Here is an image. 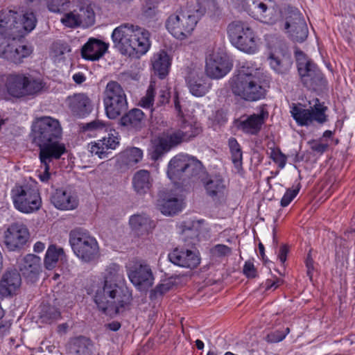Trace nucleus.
Listing matches in <instances>:
<instances>
[{
  "mask_svg": "<svg viewBox=\"0 0 355 355\" xmlns=\"http://www.w3.org/2000/svg\"><path fill=\"white\" fill-rule=\"evenodd\" d=\"M61 135L60 122L52 117H40L33 125V139L40 147L41 165L37 171L38 178L43 182H48L50 179L53 160L60 159L66 151L64 145L58 141Z\"/></svg>",
  "mask_w": 355,
  "mask_h": 355,
  "instance_id": "obj_1",
  "label": "nucleus"
},
{
  "mask_svg": "<svg viewBox=\"0 0 355 355\" xmlns=\"http://www.w3.org/2000/svg\"><path fill=\"white\" fill-rule=\"evenodd\" d=\"M104 285L94 295L98 307L107 314L119 313L130 302L126 288L119 286L123 279L121 267L115 263H110L103 272Z\"/></svg>",
  "mask_w": 355,
  "mask_h": 355,
  "instance_id": "obj_2",
  "label": "nucleus"
},
{
  "mask_svg": "<svg viewBox=\"0 0 355 355\" xmlns=\"http://www.w3.org/2000/svg\"><path fill=\"white\" fill-rule=\"evenodd\" d=\"M37 23L35 14L26 12L19 15L13 10L0 12V57L5 58L11 40L14 42L32 31Z\"/></svg>",
  "mask_w": 355,
  "mask_h": 355,
  "instance_id": "obj_3",
  "label": "nucleus"
},
{
  "mask_svg": "<svg viewBox=\"0 0 355 355\" xmlns=\"http://www.w3.org/2000/svg\"><path fill=\"white\" fill-rule=\"evenodd\" d=\"M150 33L131 24H123L114 29L112 39L114 46L123 54L139 58L149 49Z\"/></svg>",
  "mask_w": 355,
  "mask_h": 355,
  "instance_id": "obj_4",
  "label": "nucleus"
},
{
  "mask_svg": "<svg viewBox=\"0 0 355 355\" xmlns=\"http://www.w3.org/2000/svg\"><path fill=\"white\" fill-rule=\"evenodd\" d=\"M216 7L215 0H197L193 9H184L168 17L166 27L175 38L183 40L192 34L198 20L207 10H214Z\"/></svg>",
  "mask_w": 355,
  "mask_h": 355,
  "instance_id": "obj_5",
  "label": "nucleus"
},
{
  "mask_svg": "<svg viewBox=\"0 0 355 355\" xmlns=\"http://www.w3.org/2000/svg\"><path fill=\"white\" fill-rule=\"evenodd\" d=\"M266 85L263 73L257 68H250L246 62L233 79L232 89L235 95L246 101H254L265 96Z\"/></svg>",
  "mask_w": 355,
  "mask_h": 355,
  "instance_id": "obj_6",
  "label": "nucleus"
},
{
  "mask_svg": "<svg viewBox=\"0 0 355 355\" xmlns=\"http://www.w3.org/2000/svg\"><path fill=\"white\" fill-rule=\"evenodd\" d=\"M7 93L13 98L37 95L47 89L43 78L29 73H12L5 80Z\"/></svg>",
  "mask_w": 355,
  "mask_h": 355,
  "instance_id": "obj_7",
  "label": "nucleus"
},
{
  "mask_svg": "<svg viewBox=\"0 0 355 355\" xmlns=\"http://www.w3.org/2000/svg\"><path fill=\"white\" fill-rule=\"evenodd\" d=\"M205 169L202 162L187 154H178L168 163L167 175L173 182L187 180L196 181L202 177Z\"/></svg>",
  "mask_w": 355,
  "mask_h": 355,
  "instance_id": "obj_8",
  "label": "nucleus"
},
{
  "mask_svg": "<svg viewBox=\"0 0 355 355\" xmlns=\"http://www.w3.org/2000/svg\"><path fill=\"white\" fill-rule=\"evenodd\" d=\"M69 243L76 257L87 263L96 261L99 256V246L96 238L83 229H75L69 233Z\"/></svg>",
  "mask_w": 355,
  "mask_h": 355,
  "instance_id": "obj_9",
  "label": "nucleus"
},
{
  "mask_svg": "<svg viewBox=\"0 0 355 355\" xmlns=\"http://www.w3.org/2000/svg\"><path fill=\"white\" fill-rule=\"evenodd\" d=\"M103 95V103L108 118L116 119L127 110L126 95L119 83L110 81L106 85Z\"/></svg>",
  "mask_w": 355,
  "mask_h": 355,
  "instance_id": "obj_10",
  "label": "nucleus"
},
{
  "mask_svg": "<svg viewBox=\"0 0 355 355\" xmlns=\"http://www.w3.org/2000/svg\"><path fill=\"white\" fill-rule=\"evenodd\" d=\"M12 198L15 207L24 213L38 210L42 204L38 189L33 184L16 186L12 190Z\"/></svg>",
  "mask_w": 355,
  "mask_h": 355,
  "instance_id": "obj_11",
  "label": "nucleus"
},
{
  "mask_svg": "<svg viewBox=\"0 0 355 355\" xmlns=\"http://www.w3.org/2000/svg\"><path fill=\"white\" fill-rule=\"evenodd\" d=\"M227 33L232 44L239 50L248 53L257 50L254 33L247 24L233 21L227 27Z\"/></svg>",
  "mask_w": 355,
  "mask_h": 355,
  "instance_id": "obj_12",
  "label": "nucleus"
},
{
  "mask_svg": "<svg viewBox=\"0 0 355 355\" xmlns=\"http://www.w3.org/2000/svg\"><path fill=\"white\" fill-rule=\"evenodd\" d=\"M328 107L316 98L315 103L309 109L304 108L301 105H293L291 114L296 123L301 126H309L314 122L322 125L328 121L326 114Z\"/></svg>",
  "mask_w": 355,
  "mask_h": 355,
  "instance_id": "obj_13",
  "label": "nucleus"
},
{
  "mask_svg": "<svg viewBox=\"0 0 355 355\" xmlns=\"http://www.w3.org/2000/svg\"><path fill=\"white\" fill-rule=\"evenodd\" d=\"M295 57L299 74L306 87L316 90L324 85L323 74L302 51H296Z\"/></svg>",
  "mask_w": 355,
  "mask_h": 355,
  "instance_id": "obj_14",
  "label": "nucleus"
},
{
  "mask_svg": "<svg viewBox=\"0 0 355 355\" xmlns=\"http://www.w3.org/2000/svg\"><path fill=\"white\" fill-rule=\"evenodd\" d=\"M183 142L185 141L183 140L179 129H172L167 132H164L153 141L151 158L154 160H157L171 149Z\"/></svg>",
  "mask_w": 355,
  "mask_h": 355,
  "instance_id": "obj_15",
  "label": "nucleus"
},
{
  "mask_svg": "<svg viewBox=\"0 0 355 355\" xmlns=\"http://www.w3.org/2000/svg\"><path fill=\"white\" fill-rule=\"evenodd\" d=\"M29 238L28 228L21 223L10 225L3 234V243L10 251L21 249Z\"/></svg>",
  "mask_w": 355,
  "mask_h": 355,
  "instance_id": "obj_16",
  "label": "nucleus"
},
{
  "mask_svg": "<svg viewBox=\"0 0 355 355\" xmlns=\"http://www.w3.org/2000/svg\"><path fill=\"white\" fill-rule=\"evenodd\" d=\"M285 29L292 40L297 42H304L308 36V28L302 14L292 9L286 18Z\"/></svg>",
  "mask_w": 355,
  "mask_h": 355,
  "instance_id": "obj_17",
  "label": "nucleus"
},
{
  "mask_svg": "<svg viewBox=\"0 0 355 355\" xmlns=\"http://www.w3.org/2000/svg\"><path fill=\"white\" fill-rule=\"evenodd\" d=\"M17 266L20 277L21 276L28 283H35L42 272V263L40 257L28 254L19 259Z\"/></svg>",
  "mask_w": 355,
  "mask_h": 355,
  "instance_id": "obj_18",
  "label": "nucleus"
},
{
  "mask_svg": "<svg viewBox=\"0 0 355 355\" xmlns=\"http://www.w3.org/2000/svg\"><path fill=\"white\" fill-rule=\"evenodd\" d=\"M130 282L139 289L146 290L150 288L154 281L150 267L147 264H136L128 272Z\"/></svg>",
  "mask_w": 355,
  "mask_h": 355,
  "instance_id": "obj_19",
  "label": "nucleus"
},
{
  "mask_svg": "<svg viewBox=\"0 0 355 355\" xmlns=\"http://www.w3.org/2000/svg\"><path fill=\"white\" fill-rule=\"evenodd\" d=\"M168 257L169 261L173 264L190 269L196 268L200 261L196 251L184 248H175Z\"/></svg>",
  "mask_w": 355,
  "mask_h": 355,
  "instance_id": "obj_20",
  "label": "nucleus"
},
{
  "mask_svg": "<svg viewBox=\"0 0 355 355\" xmlns=\"http://www.w3.org/2000/svg\"><path fill=\"white\" fill-rule=\"evenodd\" d=\"M119 144L118 137L112 132H109L107 137L90 143L88 145V149L92 155H96L100 159H105L109 157L112 150L116 149Z\"/></svg>",
  "mask_w": 355,
  "mask_h": 355,
  "instance_id": "obj_21",
  "label": "nucleus"
},
{
  "mask_svg": "<svg viewBox=\"0 0 355 355\" xmlns=\"http://www.w3.org/2000/svg\"><path fill=\"white\" fill-rule=\"evenodd\" d=\"M231 69V64L226 56L218 53L209 55L206 60L205 71L207 75L215 79L225 76Z\"/></svg>",
  "mask_w": 355,
  "mask_h": 355,
  "instance_id": "obj_22",
  "label": "nucleus"
},
{
  "mask_svg": "<svg viewBox=\"0 0 355 355\" xmlns=\"http://www.w3.org/2000/svg\"><path fill=\"white\" fill-rule=\"evenodd\" d=\"M51 203L60 210H72L78 205L76 195L70 190L56 189L51 197Z\"/></svg>",
  "mask_w": 355,
  "mask_h": 355,
  "instance_id": "obj_23",
  "label": "nucleus"
},
{
  "mask_svg": "<svg viewBox=\"0 0 355 355\" xmlns=\"http://www.w3.org/2000/svg\"><path fill=\"white\" fill-rule=\"evenodd\" d=\"M66 103L73 114L84 116L92 110L91 101L89 97L83 93L74 94L66 99Z\"/></svg>",
  "mask_w": 355,
  "mask_h": 355,
  "instance_id": "obj_24",
  "label": "nucleus"
},
{
  "mask_svg": "<svg viewBox=\"0 0 355 355\" xmlns=\"http://www.w3.org/2000/svg\"><path fill=\"white\" fill-rule=\"evenodd\" d=\"M187 87L191 94L200 97L205 95L211 87V83L202 76H200L197 69L190 71L186 77Z\"/></svg>",
  "mask_w": 355,
  "mask_h": 355,
  "instance_id": "obj_25",
  "label": "nucleus"
},
{
  "mask_svg": "<svg viewBox=\"0 0 355 355\" xmlns=\"http://www.w3.org/2000/svg\"><path fill=\"white\" fill-rule=\"evenodd\" d=\"M206 193L214 201L223 199L227 193V187L225 180L220 176H214L202 180Z\"/></svg>",
  "mask_w": 355,
  "mask_h": 355,
  "instance_id": "obj_26",
  "label": "nucleus"
},
{
  "mask_svg": "<svg viewBox=\"0 0 355 355\" xmlns=\"http://www.w3.org/2000/svg\"><path fill=\"white\" fill-rule=\"evenodd\" d=\"M20 275L15 271L5 273L0 281V299H3L15 293L21 285Z\"/></svg>",
  "mask_w": 355,
  "mask_h": 355,
  "instance_id": "obj_27",
  "label": "nucleus"
},
{
  "mask_svg": "<svg viewBox=\"0 0 355 355\" xmlns=\"http://www.w3.org/2000/svg\"><path fill=\"white\" fill-rule=\"evenodd\" d=\"M108 44L100 40L90 38L81 49L82 57L89 60H97L106 52Z\"/></svg>",
  "mask_w": 355,
  "mask_h": 355,
  "instance_id": "obj_28",
  "label": "nucleus"
},
{
  "mask_svg": "<svg viewBox=\"0 0 355 355\" xmlns=\"http://www.w3.org/2000/svg\"><path fill=\"white\" fill-rule=\"evenodd\" d=\"M268 116V112L262 110L259 114H252L246 119L241 121L238 127L245 133L256 135L261 130V125Z\"/></svg>",
  "mask_w": 355,
  "mask_h": 355,
  "instance_id": "obj_29",
  "label": "nucleus"
},
{
  "mask_svg": "<svg viewBox=\"0 0 355 355\" xmlns=\"http://www.w3.org/2000/svg\"><path fill=\"white\" fill-rule=\"evenodd\" d=\"M270 67L277 73H287L292 66V59L287 53H271L268 58Z\"/></svg>",
  "mask_w": 355,
  "mask_h": 355,
  "instance_id": "obj_30",
  "label": "nucleus"
},
{
  "mask_svg": "<svg viewBox=\"0 0 355 355\" xmlns=\"http://www.w3.org/2000/svg\"><path fill=\"white\" fill-rule=\"evenodd\" d=\"M16 40L12 42V40H11L10 46L5 55V59L15 64H20L24 58L30 55L32 53V49L26 45L17 44Z\"/></svg>",
  "mask_w": 355,
  "mask_h": 355,
  "instance_id": "obj_31",
  "label": "nucleus"
},
{
  "mask_svg": "<svg viewBox=\"0 0 355 355\" xmlns=\"http://www.w3.org/2000/svg\"><path fill=\"white\" fill-rule=\"evenodd\" d=\"M151 62L155 74L162 79L165 78L171 65L170 58L166 52L161 51L154 54Z\"/></svg>",
  "mask_w": 355,
  "mask_h": 355,
  "instance_id": "obj_32",
  "label": "nucleus"
},
{
  "mask_svg": "<svg viewBox=\"0 0 355 355\" xmlns=\"http://www.w3.org/2000/svg\"><path fill=\"white\" fill-rule=\"evenodd\" d=\"M153 180L150 173L146 170H139L135 173L132 178L134 190L138 194H144L150 191Z\"/></svg>",
  "mask_w": 355,
  "mask_h": 355,
  "instance_id": "obj_33",
  "label": "nucleus"
},
{
  "mask_svg": "<svg viewBox=\"0 0 355 355\" xmlns=\"http://www.w3.org/2000/svg\"><path fill=\"white\" fill-rule=\"evenodd\" d=\"M71 350L74 355H96V347L89 338L80 336L73 341Z\"/></svg>",
  "mask_w": 355,
  "mask_h": 355,
  "instance_id": "obj_34",
  "label": "nucleus"
},
{
  "mask_svg": "<svg viewBox=\"0 0 355 355\" xmlns=\"http://www.w3.org/2000/svg\"><path fill=\"white\" fill-rule=\"evenodd\" d=\"M251 15L256 19L267 24L273 23L272 17L270 16V9L263 1H253L250 6Z\"/></svg>",
  "mask_w": 355,
  "mask_h": 355,
  "instance_id": "obj_35",
  "label": "nucleus"
},
{
  "mask_svg": "<svg viewBox=\"0 0 355 355\" xmlns=\"http://www.w3.org/2000/svg\"><path fill=\"white\" fill-rule=\"evenodd\" d=\"M144 114L137 108L129 111L121 118V124L123 126H131L132 128L139 129L141 128L144 122Z\"/></svg>",
  "mask_w": 355,
  "mask_h": 355,
  "instance_id": "obj_36",
  "label": "nucleus"
},
{
  "mask_svg": "<svg viewBox=\"0 0 355 355\" xmlns=\"http://www.w3.org/2000/svg\"><path fill=\"white\" fill-rule=\"evenodd\" d=\"M75 10L78 14L82 26L89 27L94 24L95 13L91 4L83 3Z\"/></svg>",
  "mask_w": 355,
  "mask_h": 355,
  "instance_id": "obj_37",
  "label": "nucleus"
},
{
  "mask_svg": "<svg viewBox=\"0 0 355 355\" xmlns=\"http://www.w3.org/2000/svg\"><path fill=\"white\" fill-rule=\"evenodd\" d=\"M157 206L163 214L171 216L181 211L182 208V202L181 200L173 197L159 200Z\"/></svg>",
  "mask_w": 355,
  "mask_h": 355,
  "instance_id": "obj_38",
  "label": "nucleus"
},
{
  "mask_svg": "<svg viewBox=\"0 0 355 355\" xmlns=\"http://www.w3.org/2000/svg\"><path fill=\"white\" fill-rule=\"evenodd\" d=\"M129 223L132 230L137 232H148L154 227L150 218L146 214H135L130 218Z\"/></svg>",
  "mask_w": 355,
  "mask_h": 355,
  "instance_id": "obj_39",
  "label": "nucleus"
},
{
  "mask_svg": "<svg viewBox=\"0 0 355 355\" xmlns=\"http://www.w3.org/2000/svg\"><path fill=\"white\" fill-rule=\"evenodd\" d=\"M143 157L142 150L136 147L127 148L120 154L121 162L127 166H133L141 160Z\"/></svg>",
  "mask_w": 355,
  "mask_h": 355,
  "instance_id": "obj_40",
  "label": "nucleus"
},
{
  "mask_svg": "<svg viewBox=\"0 0 355 355\" xmlns=\"http://www.w3.org/2000/svg\"><path fill=\"white\" fill-rule=\"evenodd\" d=\"M64 254V250L61 248H57L53 245L49 247L45 258L44 266L46 269L51 270L56 266L59 259Z\"/></svg>",
  "mask_w": 355,
  "mask_h": 355,
  "instance_id": "obj_41",
  "label": "nucleus"
},
{
  "mask_svg": "<svg viewBox=\"0 0 355 355\" xmlns=\"http://www.w3.org/2000/svg\"><path fill=\"white\" fill-rule=\"evenodd\" d=\"M178 129L185 142L196 137L202 131L199 124L196 123H188L187 121H183Z\"/></svg>",
  "mask_w": 355,
  "mask_h": 355,
  "instance_id": "obj_42",
  "label": "nucleus"
},
{
  "mask_svg": "<svg viewBox=\"0 0 355 355\" xmlns=\"http://www.w3.org/2000/svg\"><path fill=\"white\" fill-rule=\"evenodd\" d=\"M228 146L230 150L232 160L237 170H240L242 166L243 153L241 146L236 139L231 137L228 140Z\"/></svg>",
  "mask_w": 355,
  "mask_h": 355,
  "instance_id": "obj_43",
  "label": "nucleus"
},
{
  "mask_svg": "<svg viewBox=\"0 0 355 355\" xmlns=\"http://www.w3.org/2000/svg\"><path fill=\"white\" fill-rule=\"evenodd\" d=\"M40 316L43 322L51 323L60 317V312L54 306L42 304L40 306Z\"/></svg>",
  "mask_w": 355,
  "mask_h": 355,
  "instance_id": "obj_44",
  "label": "nucleus"
},
{
  "mask_svg": "<svg viewBox=\"0 0 355 355\" xmlns=\"http://www.w3.org/2000/svg\"><path fill=\"white\" fill-rule=\"evenodd\" d=\"M80 128L83 132H87L89 135L97 134L103 131L107 130V125L100 120H94L89 123H82Z\"/></svg>",
  "mask_w": 355,
  "mask_h": 355,
  "instance_id": "obj_45",
  "label": "nucleus"
},
{
  "mask_svg": "<svg viewBox=\"0 0 355 355\" xmlns=\"http://www.w3.org/2000/svg\"><path fill=\"white\" fill-rule=\"evenodd\" d=\"M155 98V85L153 83H150V85L148 87L146 95L143 96L140 101L139 105L146 109H149L150 112H153V103Z\"/></svg>",
  "mask_w": 355,
  "mask_h": 355,
  "instance_id": "obj_46",
  "label": "nucleus"
},
{
  "mask_svg": "<svg viewBox=\"0 0 355 355\" xmlns=\"http://www.w3.org/2000/svg\"><path fill=\"white\" fill-rule=\"evenodd\" d=\"M60 21L65 26L69 28L81 26L80 21L78 17L76 10L65 13L61 18Z\"/></svg>",
  "mask_w": 355,
  "mask_h": 355,
  "instance_id": "obj_47",
  "label": "nucleus"
},
{
  "mask_svg": "<svg viewBox=\"0 0 355 355\" xmlns=\"http://www.w3.org/2000/svg\"><path fill=\"white\" fill-rule=\"evenodd\" d=\"M209 252L214 258H223L230 255L232 249L225 245L217 244L213 246Z\"/></svg>",
  "mask_w": 355,
  "mask_h": 355,
  "instance_id": "obj_48",
  "label": "nucleus"
},
{
  "mask_svg": "<svg viewBox=\"0 0 355 355\" xmlns=\"http://www.w3.org/2000/svg\"><path fill=\"white\" fill-rule=\"evenodd\" d=\"M173 286V284L171 281H164L158 284L155 288L152 291L150 297L151 298H157L163 295L169 291Z\"/></svg>",
  "mask_w": 355,
  "mask_h": 355,
  "instance_id": "obj_49",
  "label": "nucleus"
},
{
  "mask_svg": "<svg viewBox=\"0 0 355 355\" xmlns=\"http://www.w3.org/2000/svg\"><path fill=\"white\" fill-rule=\"evenodd\" d=\"M300 189V184L298 183L294 186L293 189H288L284 196L282 197L280 204L282 207L288 206L290 202L295 198Z\"/></svg>",
  "mask_w": 355,
  "mask_h": 355,
  "instance_id": "obj_50",
  "label": "nucleus"
},
{
  "mask_svg": "<svg viewBox=\"0 0 355 355\" xmlns=\"http://www.w3.org/2000/svg\"><path fill=\"white\" fill-rule=\"evenodd\" d=\"M270 157L279 165V167L284 168L286 162V156L280 151L279 149L277 148H270V151L269 153Z\"/></svg>",
  "mask_w": 355,
  "mask_h": 355,
  "instance_id": "obj_51",
  "label": "nucleus"
},
{
  "mask_svg": "<svg viewBox=\"0 0 355 355\" xmlns=\"http://www.w3.org/2000/svg\"><path fill=\"white\" fill-rule=\"evenodd\" d=\"M68 0H51L49 4V9L54 12H62L69 4Z\"/></svg>",
  "mask_w": 355,
  "mask_h": 355,
  "instance_id": "obj_52",
  "label": "nucleus"
},
{
  "mask_svg": "<svg viewBox=\"0 0 355 355\" xmlns=\"http://www.w3.org/2000/svg\"><path fill=\"white\" fill-rule=\"evenodd\" d=\"M53 50L57 56L62 55L71 51L68 44L60 41L56 42L53 44Z\"/></svg>",
  "mask_w": 355,
  "mask_h": 355,
  "instance_id": "obj_53",
  "label": "nucleus"
},
{
  "mask_svg": "<svg viewBox=\"0 0 355 355\" xmlns=\"http://www.w3.org/2000/svg\"><path fill=\"white\" fill-rule=\"evenodd\" d=\"M243 271L244 275L248 278H254L257 276V270L251 261H246L244 264Z\"/></svg>",
  "mask_w": 355,
  "mask_h": 355,
  "instance_id": "obj_54",
  "label": "nucleus"
},
{
  "mask_svg": "<svg viewBox=\"0 0 355 355\" xmlns=\"http://www.w3.org/2000/svg\"><path fill=\"white\" fill-rule=\"evenodd\" d=\"M328 148L327 144H322L318 141H313L311 142V148L315 152L322 153Z\"/></svg>",
  "mask_w": 355,
  "mask_h": 355,
  "instance_id": "obj_55",
  "label": "nucleus"
},
{
  "mask_svg": "<svg viewBox=\"0 0 355 355\" xmlns=\"http://www.w3.org/2000/svg\"><path fill=\"white\" fill-rule=\"evenodd\" d=\"M169 96H170V94L167 90L162 89L159 92V95L158 101L157 103V105L161 106V105H163L165 103H168Z\"/></svg>",
  "mask_w": 355,
  "mask_h": 355,
  "instance_id": "obj_56",
  "label": "nucleus"
},
{
  "mask_svg": "<svg viewBox=\"0 0 355 355\" xmlns=\"http://www.w3.org/2000/svg\"><path fill=\"white\" fill-rule=\"evenodd\" d=\"M306 266L307 268V275L309 277L310 279H312L313 276V260L311 257L310 253L308 254L307 258L306 259Z\"/></svg>",
  "mask_w": 355,
  "mask_h": 355,
  "instance_id": "obj_57",
  "label": "nucleus"
},
{
  "mask_svg": "<svg viewBox=\"0 0 355 355\" xmlns=\"http://www.w3.org/2000/svg\"><path fill=\"white\" fill-rule=\"evenodd\" d=\"M288 249L286 245H282L279 250V258L282 263H284L286 259Z\"/></svg>",
  "mask_w": 355,
  "mask_h": 355,
  "instance_id": "obj_58",
  "label": "nucleus"
},
{
  "mask_svg": "<svg viewBox=\"0 0 355 355\" xmlns=\"http://www.w3.org/2000/svg\"><path fill=\"white\" fill-rule=\"evenodd\" d=\"M73 79L76 83L80 84L85 80V77L83 74L78 73L73 76Z\"/></svg>",
  "mask_w": 355,
  "mask_h": 355,
  "instance_id": "obj_59",
  "label": "nucleus"
},
{
  "mask_svg": "<svg viewBox=\"0 0 355 355\" xmlns=\"http://www.w3.org/2000/svg\"><path fill=\"white\" fill-rule=\"evenodd\" d=\"M107 328H109L110 330L116 331L119 330L121 327V324L119 322L114 321L109 324H107Z\"/></svg>",
  "mask_w": 355,
  "mask_h": 355,
  "instance_id": "obj_60",
  "label": "nucleus"
},
{
  "mask_svg": "<svg viewBox=\"0 0 355 355\" xmlns=\"http://www.w3.org/2000/svg\"><path fill=\"white\" fill-rule=\"evenodd\" d=\"M45 248L44 243L38 241L35 243L33 249L35 252H42Z\"/></svg>",
  "mask_w": 355,
  "mask_h": 355,
  "instance_id": "obj_61",
  "label": "nucleus"
},
{
  "mask_svg": "<svg viewBox=\"0 0 355 355\" xmlns=\"http://www.w3.org/2000/svg\"><path fill=\"white\" fill-rule=\"evenodd\" d=\"M275 338L272 339V341L273 342H280L284 339L286 337V334H284L283 333L277 332L272 335Z\"/></svg>",
  "mask_w": 355,
  "mask_h": 355,
  "instance_id": "obj_62",
  "label": "nucleus"
},
{
  "mask_svg": "<svg viewBox=\"0 0 355 355\" xmlns=\"http://www.w3.org/2000/svg\"><path fill=\"white\" fill-rule=\"evenodd\" d=\"M69 328V325L67 323H62L58 325V331L60 334H64L67 332Z\"/></svg>",
  "mask_w": 355,
  "mask_h": 355,
  "instance_id": "obj_63",
  "label": "nucleus"
},
{
  "mask_svg": "<svg viewBox=\"0 0 355 355\" xmlns=\"http://www.w3.org/2000/svg\"><path fill=\"white\" fill-rule=\"evenodd\" d=\"M175 108L178 112L179 114H182L181 106L178 101V96H175L174 100Z\"/></svg>",
  "mask_w": 355,
  "mask_h": 355,
  "instance_id": "obj_64",
  "label": "nucleus"
}]
</instances>
